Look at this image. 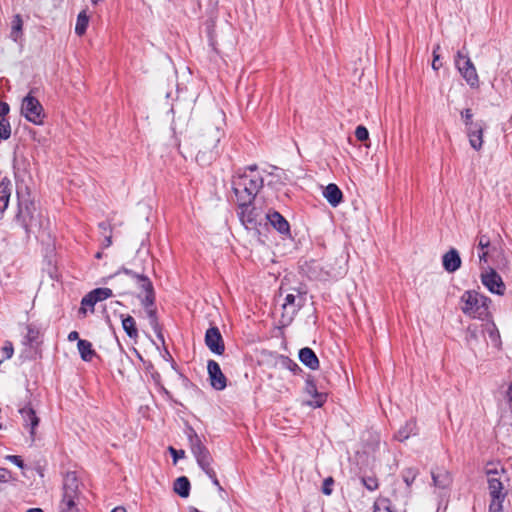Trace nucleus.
<instances>
[{
    "mask_svg": "<svg viewBox=\"0 0 512 512\" xmlns=\"http://www.w3.org/2000/svg\"><path fill=\"white\" fill-rule=\"evenodd\" d=\"M79 484L77 477L74 472H69L66 474L63 481V495L62 496H70L73 498H78L79 494Z\"/></svg>",
    "mask_w": 512,
    "mask_h": 512,
    "instance_id": "obj_22",
    "label": "nucleus"
},
{
    "mask_svg": "<svg viewBox=\"0 0 512 512\" xmlns=\"http://www.w3.org/2000/svg\"><path fill=\"white\" fill-rule=\"evenodd\" d=\"M134 351L137 357L144 363L145 371L151 375V372H153V370H156L154 364L151 361H145L142 355L136 349H134Z\"/></svg>",
    "mask_w": 512,
    "mask_h": 512,
    "instance_id": "obj_55",
    "label": "nucleus"
},
{
    "mask_svg": "<svg viewBox=\"0 0 512 512\" xmlns=\"http://www.w3.org/2000/svg\"><path fill=\"white\" fill-rule=\"evenodd\" d=\"M231 185L237 202L253 203L264 186V179L262 175H246L239 172L232 176Z\"/></svg>",
    "mask_w": 512,
    "mask_h": 512,
    "instance_id": "obj_1",
    "label": "nucleus"
},
{
    "mask_svg": "<svg viewBox=\"0 0 512 512\" xmlns=\"http://www.w3.org/2000/svg\"><path fill=\"white\" fill-rule=\"evenodd\" d=\"M212 462H213V459L205 460L204 462H199L197 464L206 475H209L210 471H214V469L211 467Z\"/></svg>",
    "mask_w": 512,
    "mask_h": 512,
    "instance_id": "obj_58",
    "label": "nucleus"
},
{
    "mask_svg": "<svg viewBox=\"0 0 512 512\" xmlns=\"http://www.w3.org/2000/svg\"><path fill=\"white\" fill-rule=\"evenodd\" d=\"M460 115L464 122L465 128H469L475 124L476 121L473 120V113L470 108L462 110Z\"/></svg>",
    "mask_w": 512,
    "mask_h": 512,
    "instance_id": "obj_42",
    "label": "nucleus"
},
{
    "mask_svg": "<svg viewBox=\"0 0 512 512\" xmlns=\"http://www.w3.org/2000/svg\"><path fill=\"white\" fill-rule=\"evenodd\" d=\"M418 473H419L418 469L413 468V467H408V468L403 469L402 479L405 482V484L407 485V487H410L414 483Z\"/></svg>",
    "mask_w": 512,
    "mask_h": 512,
    "instance_id": "obj_38",
    "label": "nucleus"
},
{
    "mask_svg": "<svg viewBox=\"0 0 512 512\" xmlns=\"http://www.w3.org/2000/svg\"><path fill=\"white\" fill-rule=\"evenodd\" d=\"M416 434H417V424H416V422L414 420H408L395 433L394 438L397 441L403 442V441L407 440L411 435H416Z\"/></svg>",
    "mask_w": 512,
    "mask_h": 512,
    "instance_id": "obj_25",
    "label": "nucleus"
},
{
    "mask_svg": "<svg viewBox=\"0 0 512 512\" xmlns=\"http://www.w3.org/2000/svg\"><path fill=\"white\" fill-rule=\"evenodd\" d=\"M137 287L145 294L155 293V289L150 278L142 273L135 281Z\"/></svg>",
    "mask_w": 512,
    "mask_h": 512,
    "instance_id": "obj_31",
    "label": "nucleus"
},
{
    "mask_svg": "<svg viewBox=\"0 0 512 512\" xmlns=\"http://www.w3.org/2000/svg\"><path fill=\"white\" fill-rule=\"evenodd\" d=\"M388 503H389V500H387V499H384L379 503L375 502L374 506H373V508H374L373 512H392Z\"/></svg>",
    "mask_w": 512,
    "mask_h": 512,
    "instance_id": "obj_52",
    "label": "nucleus"
},
{
    "mask_svg": "<svg viewBox=\"0 0 512 512\" xmlns=\"http://www.w3.org/2000/svg\"><path fill=\"white\" fill-rule=\"evenodd\" d=\"M137 298L140 300L141 305L145 309V312H148L149 310H154L156 308V293H151L148 295L142 296L139 294Z\"/></svg>",
    "mask_w": 512,
    "mask_h": 512,
    "instance_id": "obj_33",
    "label": "nucleus"
},
{
    "mask_svg": "<svg viewBox=\"0 0 512 512\" xmlns=\"http://www.w3.org/2000/svg\"><path fill=\"white\" fill-rule=\"evenodd\" d=\"M168 451L172 457L173 464H176L180 459L185 457V451L183 449H176L173 446H169Z\"/></svg>",
    "mask_w": 512,
    "mask_h": 512,
    "instance_id": "obj_50",
    "label": "nucleus"
},
{
    "mask_svg": "<svg viewBox=\"0 0 512 512\" xmlns=\"http://www.w3.org/2000/svg\"><path fill=\"white\" fill-rule=\"evenodd\" d=\"M98 227L100 229L101 235H107L109 233H112V227L111 224L108 221H102L98 224Z\"/></svg>",
    "mask_w": 512,
    "mask_h": 512,
    "instance_id": "obj_56",
    "label": "nucleus"
},
{
    "mask_svg": "<svg viewBox=\"0 0 512 512\" xmlns=\"http://www.w3.org/2000/svg\"><path fill=\"white\" fill-rule=\"evenodd\" d=\"M355 137L360 142H364V141L368 140L369 139L368 129L363 125L357 126L355 129Z\"/></svg>",
    "mask_w": 512,
    "mask_h": 512,
    "instance_id": "obj_48",
    "label": "nucleus"
},
{
    "mask_svg": "<svg viewBox=\"0 0 512 512\" xmlns=\"http://www.w3.org/2000/svg\"><path fill=\"white\" fill-rule=\"evenodd\" d=\"M220 142V132L214 127H208L206 129L203 139H199L198 145L203 149H200L196 154V161L201 166L209 165L213 159L217 156L215 149L218 147Z\"/></svg>",
    "mask_w": 512,
    "mask_h": 512,
    "instance_id": "obj_4",
    "label": "nucleus"
},
{
    "mask_svg": "<svg viewBox=\"0 0 512 512\" xmlns=\"http://www.w3.org/2000/svg\"><path fill=\"white\" fill-rule=\"evenodd\" d=\"M21 115L35 125H42L46 117L42 104L30 93L22 100Z\"/></svg>",
    "mask_w": 512,
    "mask_h": 512,
    "instance_id": "obj_6",
    "label": "nucleus"
},
{
    "mask_svg": "<svg viewBox=\"0 0 512 512\" xmlns=\"http://www.w3.org/2000/svg\"><path fill=\"white\" fill-rule=\"evenodd\" d=\"M498 469H489L487 470L488 475V489L491 498H498L501 495L507 496V491L504 490L503 482L500 478L495 477L498 475Z\"/></svg>",
    "mask_w": 512,
    "mask_h": 512,
    "instance_id": "obj_15",
    "label": "nucleus"
},
{
    "mask_svg": "<svg viewBox=\"0 0 512 512\" xmlns=\"http://www.w3.org/2000/svg\"><path fill=\"white\" fill-rule=\"evenodd\" d=\"M323 196L332 207H337L343 201V193L334 183H330L325 187Z\"/></svg>",
    "mask_w": 512,
    "mask_h": 512,
    "instance_id": "obj_21",
    "label": "nucleus"
},
{
    "mask_svg": "<svg viewBox=\"0 0 512 512\" xmlns=\"http://www.w3.org/2000/svg\"><path fill=\"white\" fill-rule=\"evenodd\" d=\"M151 378H152V380L154 381L155 384H160V382H161V375H160V373L157 370H153V372H151Z\"/></svg>",
    "mask_w": 512,
    "mask_h": 512,
    "instance_id": "obj_63",
    "label": "nucleus"
},
{
    "mask_svg": "<svg viewBox=\"0 0 512 512\" xmlns=\"http://www.w3.org/2000/svg\"><path fill=\"white\" fill-rule=\"evenodd\" d=\"M184 433L188 439L190 450L193 455H195L197 452H200L204 447H206L205 444L203 443L202 438L197 434V432L192 426L186 425Z\"/></svg>",
    "mask_w": 512,
    "mask_h": 512,
    "instance_id": "obj_20",
    "label": "nucleus"
},
{
    "mask_svg": "<svg viewBox=\"0 0 512 512\" xmlns=\"http://www.w3.org/2000/svg\"><path fill=\"white\" fill-rule=\"evenodd\" d=\"M242 173L246 174V175H252V174L261 175L260 172L258 171V166L256 164H252V165L245 167L244 171Z\"/></svg>",
    "mask_w": 512,
    "mask_h": 512,
    "instance_id": "obj_60",
    "label": "nucleus"
},
{
    "mask_svg": "<svg viewBox=\"0 0 512 512\" xmlns=\"http://www.w3.org/2000/svg\"><path fill=\"white\" fill-rule=\"evenodd\" d=\"M18 412L21 415L24 427L29 429L30 439L33 443L35 441L36 428L39 426L40 418L37 416L30 402L20 407Z\"/></svg>",
    "mask_w": 512,
    "mask_h": 512,
    "instance_id": "obj_10",
    "label": "nucleus"
},
{
    "mask_svg": "<svg viewBox=\"0 0 512 512\" xmlns=\"http://www.w3.org/2000/svg\"><path fill=\"white\" fill-rule=\"evenodd\" d=\"M68 341L72 342V341H78V340H81L79 338V333L77 331H71L69 334H68V337H67Z\"/></svg>",
    "mask_w": 512,
    "mask_h": 512,
    "instance_id": "obj_64",
    "label": "nucleus"
},
{
    "mask_svg": "<svg viewBox=\"0 0 512 512\" xmlns=\"http://www.w3.org/2000/svg\"><path fill=\"white\" fill-rule=\"evenodd\" d=\"M484 332H486L495 347H499L501 345V337L498 328L495 323L492 321H488L485 325Z\"/></svg>",
    "mask_w": 512,
    "mask_h": 512,
    "instance_id": "obj_30",
    "label": "nucleus"
},
{
    "mask_svg": "<svg viewBox=\"0 0 512 512\" xmlns=\"http://www.w3.org/2000/svg\"><path fill=\"white\" fill-rule=\"evenodd\" d=\"M23 36V20L21 15L16 14L11 21L10 39L16 43L20 42Z\"/></svg>",
    "mask_w": 512,
    "mask_h": 512,
    "instance_id": "obj_27",
    "label": "nucleus"
},
{
    "mask_svg": "<svg viewBox=\"0 0 512 512\" xmlns=\"http://www.w3.org/2000/svg\"><path fill=\"white\" fill-rule=\"evenodd\" d=\"M10 112V106L7 102L1 101L0 102V117L6 118V116Z\"/></svg>",
    "mask_w": 512,
    "mask_h": 512,
    "instance_id": "obj_59",
    "label": "nucleus"
},
{
    "mask_svg": "<svg viewBox=\"0 0 512 512\" xmlns=\"http://www.w3.org/2000/svg\"><path fill=\"white\" fill-rule=\"evenodd\" d=\"M98 303L96 299L93 297L92 293H87L81 300V308L80 312L86 313L85 306L91 307V312H94V306Z\"/></svg>",
    "mask_w": 512,
    "mask_h": 512,
    "instance_id": "obj_41",
    "label": "nucleus"
},
{
    "mask_svg": "<svg viewBox=\"0 0 512 512\" xmlns=\"http://www.w3.org/2000/svg\"><path fill=\"white\" fill-rule=\"evenodd\" d=\"M207 476L211 479L213 485H215L218 488L219 491H223V488L220 485L219 480L217 479V475H216L215 470L214 471H210L209 475H207Z\"/></svg>",
    "mask_w": 512,
    "mask_h": 512,
    "instance_id": "obj_61",
    "label": "nucleus"
},
{
    "mask_svg": "<svg viewBox=\"0 0 512 512\" xmlns=\"http://www.w3.org/2000/svg\"><path fill=\"white\" fill-rule=\"evenodd\" d=\"M12 192V182L8 177H4L0 181V213H3L9 204Z\"/></svg>",
    "mask_w": 512,
    "mask_h": 512,
    "instance_id": "obj_23",
    "label": "nucleus"
},
{
    "mask_svg": "<svg viewBox=\"0 0 512 512\" xmlns=\"http://www.w3.org/2000/svg\"><path fill=\"white\" fill-rule=\"evenodd\" d=\"M11 136V125L8 118H0V140H7Z\"/></svg>",
    "mask_w": 512,
    "mask_h": 512,
    "instance_id": "obj_39",
    "label": "nucleus"
},
{
    "mask_svg": "<svg viewBox=\"0 0 512 512\" xmlns=\"http://www.w3.org/2000/svg\"><path fill=\"white\" fill-rule=\"evenodd\" d=\"M291 290L292 292L285 296L284 303L282 304L281 323L283 325H288L292 322L294 316L302 308L306 300L307 292L304 288H292Z\"/></svg>",
    "mask_w": 512,
    "mask_h": 512,
    "instance_id": "obj_5",
    "label": "nucleus"
},
{
    "mask_svg": "<svg viewBox=\"0 0 512 512\" xmlns=\"http://www.w3.org/2000/svg\"><path fill=\"white\" fill-rule=\"evenodd\" d=\"M205 345L208 349L216 354L223 355L225 352V344L221 332L217 326H211L205 332Z\"/></svg>",
    "mask_w": 512,
    "mask_h": 512,
    "instance_id": "obj_11",
    "label": "nucleus"
},
{
    "mask_svg": "<svg viewBox=\"0 0 512 512\" xmlns=\"http://www.w3.org/2000/svg\"><path fill=\"white\" fill-rule=\"evenodd\" d=\"M1 353H2V359L0 360V363L4 360L10 359L14 353V348H13L12 342L6 341L4 346L1 349Z\"/></svg>",
    "mask_w": 512,
    "mask_h": 512,
    "instance_id": "obj_45",
    "label": "nucleus"
},
{
    "mask_svg": "<svg viewBox=\"0 0 512 512\" xmlns=\"http://www.w3.org/2000/svg\"><path fill=\"white\" fill-rule=\"evenodd\" d=\"M334 483L335 481L333 477L329 476L325 478L321 488L322 493L327 496L331 495L333 492Z\"/></svg>",
    "mask_w": 512,
    "mask_h": 512,
    "instance_id": "obj_49",
    "label": "nucleus"
},
{
    "mask_svg": "<svg viewBox=\"0 0 512 512\" xmlns=\"http://www.w3.org/2000/svg\"><path fill=\"white\" fill-rule=\"evenodd\" d=\"M88 24H89V16L87 15L86 11H81L77 16L75 33L78 36L84 35L86 33Z\"/></svg>",
    "mask_w": 512,
    "mask_h": 512,
    "instance_id": "obj_32",
    "label": "nucleus"
},
{
    "mask_svg": "<svg viewBox=\"0 0 512 512\" xmlns=\"http://www.w3.org/2000/svg\"><path fill=\"white\" fill-rule=\"evenodd\" d=\"M484 333L483 325L470 324L465 331V341L469 348L473 349L479 344L480 335Z\"/></svg>",
    "mask_w": 512,
    "mask_h": 512,
    "instance_id": "obj_24",
    "label": "nucleus"
},
{
    "mask_svg": "<svg viewBox=\"0 0 512 512\" xmlns=\"http://www.w3.org/2000/svg\"><path fill=\"white\" fill-rule=\"evenodd\" d=\"M298 358L303 365L311 370H317L320 366L319 359L310 347H304L299 350Z\"/></svg>",
    "mask_w": 512,
    "mask_h": 512,
    "instance_id": "obj_18",
    "label": "nucleus"
},
{
    "mask_svg": "<svg viewBox=\"0 0 512 512\" xmlns=\"http://www.w3.org/2000/svg\"><path fill=\"white\" fill-rule=\"evenodd\" d=\"M239 211L238 216L242 224L246 229H257L263 221L262 211L255 206L253 203H244L242 201L237 202Z\"/></svg>",
    "mask_w": 512,
    "mask_h": 512,
    "instance_id": "obj_7",
    "label": "nucleus"
},
{
    "mask_svg": "<svg viewBox=\"0 0 512 512\" xmlns=\"http://www.w3.org/2000/svg\"><path fill=\"white\" fill-rule=\"evenodd\" d=\"M432 481L435 487L440 489L448 488L452 483L450 472L444 468L431 471Z\"/></svg>",
    "mask_w": 512,
    "mask_h": 512,
    "instance_id": "obj_19",
    "label": "nucleus"
},
{
    "mask_svg": "<svg viewBox=\"0 0 512 512\" xmlns=\"http://www.w3.org/2000/svg\"><path fill=\"white\" fill-rule=\"evenodd\" d=\"M121 273H124L125 275L131 277L134 281L137 280V278L142 274V272H136L131 269H128L124 266L120 267L114 275H111L110 278L120 275Z\"/></svg>",
    "mask_w": 512,
    "mask_h": 512,
    "instance_id": "obj_47",
    "label": "nucleus"
},
{
    "mask_svg": "<svg viewBox=\"0 0 512 512\" xmlns=\"http://www.w3.org/2000/svg\"><path fill=\"white\" fill-rule=\"evenodd\" d=\"M490 246V239L487 235H480L478 237V247L484 250Z\"/></svg>",
    "mask_w": 512,
    "mask_h": 512,
    "instance_id": "obj_57",
    "label": "nucleus"
},
{
    "mask_svg": "<svg viewBox=\"0 0 512 512\" xmlns=\"http://www.w3.org/2000/svg\"><path fill=\"white\" fill-rule=\"evenodd\" d=\"M122 328L130 339L138 337V329L136 327L135 319L131 315L120 314Z\"/></svg>",
    "mask_w": 512,
    "mask_h": 512,
    "instance_id": "obj_26",
    "label": "nucleus"
},
{
    "mask_svg": "<svg viewBox=\"0 0 512 512\" xmlns=\"http://www.w3.org/2000/svg\"><path fill=\"white\" fill-rule=\"evenodd\" d=\"M175 493L182 498H187L190 495L191 484L186 476H180L174 481L173 487Z\"/></svg>",
    "mask_w": 512,
    "mask_h": 512,
    "instance_id": "obj_28",
    "label": "nucleus"
},
{
    "mask_svg": "<svg viewBox=\"0 0 512 512\" xmlns=\"http://www.w3.org/2000/svg\"><path fill=\"white\" fill-rule=\"evenodd\" d=\"M196 459V462H204L205 460H212V455L207 447H204L200 452H197L193 455Z\"/></svg>",
    "mask_w": 512,
    "mask_h": 512,
    "instance_id": "obj_51",
    "label": "nucleus"
},
{
    "mask_svg": "<svg viewBox=\"0 0 512 512\" xmlns=\"http://www.w3.org/2000/svg\"><path fill=\"white\" fill-rule=\"evenodd\" d=\"M362 484L365 486L366 489L369 491H375L378 489L379 483L376 477H362L361 478Z\"/></svg>",
    "mask_w": 512,
    "mask_h": 512,
    "instance_id": "obj_44",
    "label": "nucleus"
},
{
    "mask_svg": "<svg viewBox=\"0 0 512 512\" xmlns=\"http://www.w3.org/2000/svg\"><path fill=\"white\" fill-rule=\"evenodd\" d=\"M505 498V495H501V497L498 498H491L488 512H502Z\"/></svg>",
    "mask_w": 512,
    "mask_h": 512,
    "instance_id": "obj_40",
    "label": "nucleus"
},
{
    "mask_svg": "<svg viewBox=\"0 0 512 512\" xmlns=\"http://www.w3.org/2000/svg\"><path fill=\"white\" fill-rule=\"evenodd\" d=\"M12 480V472L7 468H0V483H8Z\"/></svg>",
    "mask_w": 512,
    "mask_h": 512,
    "instance_id": "obj_54",
    "label": "nucleus"
},
{
    "mask_svg": "<svg viewBox=\"0 0 512 512\" xmlns=\"http://www.w3.org/2000/svg\"><path fill=\"white\" fill-rule=\"evenodd\" d=\"M461 257L457 249L451 248L442 256V265L448 273H454L461 267Z\"/></svg>",
    "mask_w": 512,
    "mask_h": 512,
    "instance_id": "obj_16",
    "label": "nucleus"
},
{
    "mask_svg": "<svg viewBox=\"0 0 512 512\" xmlns=\"http://www.w3.org/2000/svg\"><path fill=\"white\" fill-rule=\"evenodd\" d=\"M270 224L282 235H290V224L278 211H272L265 215Z\"/></svg>",
    "mask_w": 512,
    "mask_h": 512,
    "instance_id": "obj_17",
    "label": "nucleus"
},
{
    "mask_svg": "<svg viewBox=\"0 0 512 512\" xmlns=\"http://www.w3.org/2000/svg\"><path fill=\"white\" fill-rule=\"evenodd\" d=\"M485 128L486 124L483 120H477L473 126L466 128V135L468 137L469 144L476 151H480L482 149Z\"/></svg>",
    "mask_w": 512,
    "mask_h": 512,
    "instance_id": "obj_13",
    "label": "nucleus"
},
{
    "mask_svg": "<svg viewBox=\"0 0 512 512\" xmlns=\"http://www.w3.org/2000/svg\"><path fill=\"white\" fill-rule=\"evenodd\" d=\"M146 315L148 317L151 328L153 330H157L158 327L161 326V324L159 323L157 309L149 310L148 312H146Z\"/></svg>",
    "mask_w": 512,
    "mask_h": 512,
    "instance_id": "obj_43",
    "label": "nucleus"
},
{
    "mask_svg": "<svg viewBox=\"0 0 512 512\" xmlns=\"http://www.w3.org/2000/svg\"><path fill=\"white\" fill-rule=\"evenodd\" d=\"M281 364L294 375H299L303 372L302 368L294 360L287 356H281Z\"/></svg>",
    "mask_w": 512,
    "mask_h": 512,
    "instance_id": "obj_35",
    "label": "nucleus"
},
{
    "mask_svg": "<svg viewBox=\"0 0 512 512\" xmlns=\"http://www.w3.org/2000/svg\"><path fill=\"white\" fill-rule=\"evenodd\" d=\"M481 282L491 293L500 296L504 295L506 285L502 277L493 268H489L485 273L481 274Z\"/></svg>",
    "mask_w": 512,
    "mask_h": 512,
    "instance_id": "obj_9",
    "label": "nucleus"
},
{
    "mask_svg": "<svg viewBox=\"0 0 512 512\" xmlns=\"http://www.w3.org/2000/svg\"><path fill=\"white\" fill-rule=\"evenodd\" d=\"M306 392L311 395L314 400L308 401L307 405L313 408H320L324 405L327 399V395L325 393H321L317 390L316 383L312 377H308L306 379Z\"/></svg>",
    "mask_w": 512,
    "mask_h": 512,
    "instance_id": "obj_14",
    "label": "nucleus"
},
{
    "mask_svg": "<svg viewBox=\"0 0 512 512\" xmlns=\"http://www.w3.org/2000/svg\"><path fill=\"white\" fill-rule=\"evenodd\" d=\"M97 302L106 300L113 296V291L110 288L100 287L90 291Z\"/></svg>",
    "mask_w": 512,
    "mask_h": 512,
    "instance_id": "obj_37",
    "label": "nucleus"
},
{
    "mask_svg": "<svg viewBox=\"0 0 512 512\" xmlns=\"http://www.w3.org/2000/svg\"><path fill=\"white\" fill-rule=\"evenodd\" d=\"M77 348L83 361H91V359L96 355L92 343L88 340H78Z\"/></svg>",
    "mask_w": 512,
    "mask_h": 512,
    "instance_id": "obj_29",
    "label": "nucleus"
},
{
    "mask_svg": "<svg viewBox=\"0 0 512 512\" xmlns=\"http://www.w3.org/2000/svg\"><path fill=\"white\" fill-rule=\"evenodd\" d=\"M77 498H73L68 496H62V500L60 503V512H76V503L75 500Z\"/></svg>",
    "mask_w": 512,
    "mask_h": 512,
    "instance_id": "obj_36",
    "label": "nucleus"
},
{
    "mask_svg": "<svg viewBox=\"0 0 512 512\" xmlns=\"http://www.w3.org/2000/svg\"><path fill=\"white\" fill-rule=\"evenodd\" d=\"M455 64L462 77L466 80L467 84L472 88L478 87V74L468 55L463 54V52L459 50L455 58Z\"/></svg>",
    "mask_w": 512,
    "mask_h": 512,
    "instance_id": "obj_8",
    "label": "nucleus"
},
{
    "mask_svg": "<svg viewBox=\"0 0 512 512\" xmlns=\"http://www.w3.org/2000/svg\"><path fill=\"white\" fill-rule=\"evenodd\" d=\"M463 306L462 312L473 318L488 320L490 318L489 306L491 299L475 290H467L460 298Z\"/></svg>",
    "mask_w": 512,
    "mask_h": 512,
    "instance_id": "obj_3",
    "label": "nucleus"
},
{
    "mask_svg": "<svg viewBox=\"0 0 512 512\" xmlns=\"http://www.w3.org/2000/svg\"><path fill=\"white\" fill-rule=\"evenodd\" d=\"M207 372L210 380V385L213 389L222 391L227 386V378L223 374L221 367L215 360H208Z\"/></svg>",
    "mask_w": 512,
    "mask_h": 512,
    "instance_id": "obj_12",
    "label": "nucleus"
},
{
    "mask_svg": "<svg viewBox=\"0 0 512 512\" xmlns=\"http://www.w3.org/2000/svg\"><path fill=\"white\" fill-rule=\"evenodd\" d=\"M39 330L32 324L27 326V334L25 336L24 344L33 346L38 343Z\"/></svg>",
    "mask_w": 512,
    "mask_h": 512,
    "instance_id": "obj_34",
    "label": "nucleus"
},
{
    "mask_svg": "<svg viewBox=\"0 0 512 512\" xmlns=\"http://www.w3.org/2000/svg\"><path fill=\"white\" fill-rule=\"evenodd\" d=\"M104 237L102 246L103 248H108L112 245V233H109L107 235H102Z\"/></svg>",
    "mask_w": 512,
    "mask_h": 512,
    "instance_id": "obj_62",
    "label": "nucleus"
},
{
    "mask_svg": "<svg viewBox=\"0 0 512 512\" xmlns=\"http://www.w3.org/2000/svg\"><path fill=\"white\" fill-rule=\"evenodd\" d=\"M5 459L8 460L9 462L13 463L14 465L19 467L20 469H24V467H25V463H24L23 459L21 458V456H18V455H7L5 457Z\"/></svg>",
    "mask_w": 512,
    "mask_h": 512,
    "instance_id": "obj_53",
    "label": "nucleus"
},
{
    "mask_svg": "<svg viewBox=\"0 0 512 512\" xmlns=\"http://www.w3.org/2000/svg\"><path fill=\"white\" fill-rule=\"evenodd\" d=\"M121 273H124L125 275L131 277L134 281L137 280V278L142 274V272H136L131 269H128L124 266L120 267L114 275H111L110 278L120 275Z\"/></svg>",
    "mask_w": 512,
    "mask_h": 512,
    "instance_id": "obj_46",
    "label": "nucleus"
},
{
    "mask_svg": "<svg viewBox=\"0 0 512 512\" xmlns=\"http://www.w3.org/2000/svg\"><path fill=\"white\" fill-rule=\"evenodd\" d=\"M16 220L25 230L27 237L37 234L44 227L46 221L37 210L35 202L30 199H19Z\"/></svg>",
    "mask_w": 512,
    "mask_h": 512,
    "instance_id": "obj_2",
    "label": "nucleus"
}]
</instances>
